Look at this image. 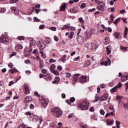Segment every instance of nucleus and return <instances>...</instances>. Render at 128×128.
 Returning <instances> with one entry per match:
<instances>
[{
    "mask_svg": "<svg viewBox=\"0 0 128 128\" xmlns=\"http://www.w3.org/2000/svg\"><path fill=\"white\" fill-rule=\"evenodd\" d=\"M110 18L111 20V22H114V17L112 16V15H110Z\"/></svg>",
    "mask_w": 128,
    "mask_h": 128,
    "instance_id": "56",
    "label": "nucleus"
},
{
    "mask_svg": "<svg viewBox=\"0 0 128 128\" xmlns=\"http://www.w3.org/2000/svg\"><path fill=\"white\" fill-rule=\"evenodd\" d=\"M50 30H53V32H56V27H50Z\"/></svg>",
    "mask_w": 128,
    "mask_h": 128,
    "instance_id": "37",
    "label": "nucleus"
},
{
    "mask_svg": "<svg viewBox=\"0 0 128 128\" xmlns=\"http://www.w3.org/2000/svg\"><path fill=\"white\" fill-rule=\"evenodd\" d=\"M106 122L108 126H112V124H114V122L112 121V120H107Z\"/></svg>",
    "mask_w": 128,
    "mask_h": 128,
    "instance_id": "25",
    "label": "nucleus"
},
{
    "mask_svg": "<svg viewBox=\"0 0 128 128\" xmlns=\"http://www.w3.org/2000/svg\"><path fill=\"white\" fill-rule=\"evenodd\" d=\"M114 36L115 38H120L121 37L120 34V32H115L114 33Z\"/></svg>",
    "mask_w": 128,
    "mask_h": 128,
    "instance_id": "21",
    "label": "nucleus"
},
{
    "mask_svg": "<svg viewBox=\"0 0 128 128\" xmlns=\"http://www.w3.org/2000/svg\"><path fill=\"white\" fill-rule=\"evenodd\" d=\"M94 10H96V8L90 9L88 10V12H94Z\"/></svg>",
    "mask_w": 128,
    "mask_h": 128,
    "instance_id": "41",
    "label": "nucleus"
},
{
    "mask_svg": "<svg viewBox=\"0 0 128 128\" xmlns=\"http://www.w3.org/2000/svg\"><path fill=\"white\" fill-rule=\"evenodd\" d=\"M40 54L42 55V58H46V55L44 54V52H40Z\"/></svg>",
    "mask_w": 128,
    "mask_h": 128,
    "instance_id": "33",
    "label": "nucleus"
},
{
    "mask_svg": "<svg viewBox=\"0 0 128 128\" xmlns=\"http://www.w3.org/2000/svg\"><path fill=\"white\" fill-rule=\"evenodd\" d=\"M116 90H118V86H116L113 88L111 89L110 92L112 94H114V92H116Z\"/></svg>",
    "mask_w": 128,
    "mask_h": 128,
    "instance_id": "22",
    "label": "nucleus"
},
{
    "mask_svg": "<svg viewBox=\"0 0 128 128\" xmlns=\"http://www.w3.org/2000/svg\"><path fill=\"white\" fill-rule=\"evenodd\" d=\"M60 78L59 77H56L54 78V80L52 82V84H58V82H60Z\"/></svg>",
    "mask_w": 128,
    "mask_h": 128,
    "instance_id": "17",
    "label": "nucleus"
},
{
    "mask_svg": "<svg viewBox=\"0 0 128 128\" xmlns=\"http://www.w3.org/2000/svg\"><path fill=\"white\" fill-rule=\"evenodd\" d=\"M40 104H41V105L42 106H46L48 104V100L42 97L40 100Z\"/></svg>",
    "mask_w": 128,
    "mask_h": 128,
    "instance_id": "6",
    "label": "nucleus"
},
{
    "mask_svg": "<svg viewBox=\"0 0 128 128\" xmlns=\"http://www.w3.org/2000/svg\"><path fill=\"white\" fill-rule=\"evenodd\" d=\"M80 82L81 84H84L86 82V77L84 76H82L79 78Z\"/></svg>",
    "mask_w": 128,
    "mask_h": 128,
    "instance_id": "13",
    "label": "nucleus"
},
{
    "mask_svg": "<svg viewBox=\"0 0 128 128\" xmlns=\"http://www.w3.org/2000/svg\"><path fill=\"white\" fill-rule=\"evenodd\" d=\"M11 10H12V12H14V14H18V12H20L18 10V8H16V7L12 8Z\"/></svg>",
    "mask_w": 128,
    "mask_h": 128,
    "instance_id": "16",
    "label": "nucleus"
},
{
    "mask_svg": "<svg viewBox=\"0 0 128 128\" xmlns=\"http://www.w3.org/2000/svg\"><path fill=\"white\" fill-rule=\"evenodd\" d=\"M120 18L116 19V20H115L114 22V24L116 26H117L118 24V22H120Z\"/></svg>",
    "mask_w": 128,
    "mask_h": 128,
    "instance_id": "35",
    "label": "nucleus"
},
{
    "mask_svg": "<svg viewBox=\"0 0 128 128\" xmlns=\"http://www.w3.org/2000/svg\"><path fill=\"white\" fill-rule=\"evenodd\" d=\"M76 12H78V10H76V8H74L70 10V12H72V14H76Z\"/></svg>",
    "mask_w": 128,
    "mask_h": 128,
    "instance_id": "24",
    "label": "nucleus"
},
{
    "mask_svg": "<svg viewBox=\"0 0 128 128\" xmlns=\"http://www.w3.org/2000/svg\"><path fill=\"white\" fill-rule=\"evenodd\" d=\"M104 44H108V38H106L105 40H104Z\"/></svg>",
    "mask_w": 128,
    "mask_h": 128,
    "instance_id": "31",
    "label": "nucleus"
},
{
    "mask_svg": "<svg viewBox=\"0 0 128 128\" xmlns=\"http://www.w3.org/2000/svg\"><path fill=\"white\" fill-rule=\"evenodd\" d=\"M91 118L94 120H98V116L96 115L91 116Z\"/></svg>",
    "mask_w": 128,
    "mask_h": 128,
    "instance_id": "29",
    "label": "nucleus"
},
{
    "mask_svg": "<svg viewBox=\"0 0 128 128\" xmlns=\"http://www.w3.org/2000/svg\"><path fill=\"white\" fill-rule=\"evenodd\" d=\"M92 52H96V49L98 47V44H97L96 42H92Z\"/></svg>",
    "mask_w": 128,
    "mask_h": 128,
    "instance_id": "7",
    "label": "nucleus"
},
{
    "mask_svg": "<svg viewBox=\"0 0 128 128\" xmlns=\"http://www.w3.org/2000/svg\"><path fill=\"white\" fill-rule=\"evenodd\" d=\"M122 81L123 82H126L128 80V75L125 76H122L121 78Z\"/></svg>",
    "mask_w": 128,
    "mask_h": 128,
    "instance_id": "20",
    "label": "nucleus"
},
{
    "mask_svg": "<svg viewBox=\"0 0 128 128\" xmlns=\"http://www.w3.org/2000/svg\"><path fill=\"white\" fill-rule=\"evenodd\" d=\"M60 60L61 62H66V59H64V58H60Z\"/></svg>",
    "mask_w": 128,
    "mask_h": 128,
    "instance_id": "57",
    "label": "nucleus"
},
{
    "mask_svg": "<svg viewBox=\"0 0 128 128\" xmlns=\"http://www.w3.org/2000/svg\"><path fill=\"white\" fill-rule=\"evenodd\" d=\"M54 40H56V42H58V40H59L58 38L56 36H54Z\"/></svg>",
    "mask_w": 128,
    "mask_h": 128,
    "instance_id": "45",
    "label": "nucleus"
},
{
    "mask_svg": "<svg viewBox=\"0 0 128 128\" xmlns=\"http://www.w3.org/2000/svg\"><path fill=\"white\" fill-rule=\"evenodd\" d=\"M100 112L102 115H104V114H106V112H104V110H100Z\"/></svg>",
    "mask_w": 128,
    "mask_h": 128,
    "instance_id": "46",
    "label": "nucleus"
},
{
    "mask_svg": "<svg viewBox=\"0 0 128 128\" xmlns=\"http://www.w3.org/2000/svg\"><path fill=\"white\" fill-rule=\"evenodd\" d=\"M50 68L51 70H54L56 68V65L54 64H52Z\"/></svg>",
    "mask_w": 128,
    "mask_h": 128,
    "instance_id": "47",
    "label": "nucleus"
},
{
    "mask_svg": "<svg viewBox=\"0 0 128 128\" xmlns=\"http://www.w3.org/2000/svg\"><path fill=\"white\" fill-rule=\"evenodd\" d=\"M112 62L110 61V60H108L104 62H102L101 64L102 66H110Z\"/></svg>",
    "mask_w": 128,
    "mask_h": 128,
    "instance_id": "12",
    "label": "nucleus"
},
{
    "mask_svg": "<svg viewBox=\"0 0 128 128\" xmlns=\"http://www.w3.org/2000/svg\"><path fill=\"white\" fill-rule=\"evenodd\" d=\"M42 74H46V70L45 68H42Z\"/></svg>",
    "mask_w": 128,
    "mask_h": 128,
    "instance_id": "58",
    "label": "nucleus"
},
{
    "mask_svg": "<svg viewBox=\"0 0 128 128\" xmlns=\"http://www.w3.org/2000/svg\"><path fill=\"white\" fill-rule=\"evenodd\" d=\"M106 52L108 54H110V49L108 47H106Z\"/></svg>",
    "mask_w": 128,
    "mask_h": 128,
    "instance_id": "44",
    "label": "nucleus"
},
{
    "mask_svg": "<svg viewBox=\"0 0 128 128\" xmlns=\"http://www.w3.org/2000/svg\"><path fill=\"white\" fill-rule=\"evenodd\" d=\"M34 20H35V22H40V19L36 17H34Z\"/></svg>",
    "mask_w": 128,
    "mask_h": 128,
    "instance_id": "50",
    "label": "nucleus"
},
{
    "mask_svg": "<svg viewBox=\"0 0 128 128\" xmlns=\"http://www.w3.org/2000/svg\"><path fill=\"white\" fill-rule=\"evenodd\" d=\"M89 104L90 103L88 102L81 100L78 104V108H79L81 110H88Z\"/></svg>",
    "mask_w": 128,
    "mask_h": 128,
    "instance_id": "1",
    "label": "nucleus"
},
{
    "mask_svg": "<svg viewBox=\"0 0 128 128\" xmlns=\"http://www.w3.org/2000/svg\"><path fill=\"white\" fill-rule=\"evenodd\" d=\"M90 62L89 61H87V62H86V63L84 65V67L86 68L87 66H90Z\"/></svg>",
    "mask_w": 128,
    "mask_h": 128,
    "instance_id": "30",
    "label": "nucleus"
},
{
    "mask_svg": "<svg viewBox=\"0 0 128 128\" xmlns=\"http://www.w3.org/2000/svg\"><path fill=\"white\" fill-rule=\"evenodd\" d=\"M56 62V60H54L52 58H50L49 60V62H50V64H52V62Z\"/></svg>",
    "mask_w": 128,
    "mask_h": 128,
    "instance_id": "42",
    "label": "nucleus"
},
{
    "mask_svg": "<svg viewBox=\"0 0 128 128\" xmlns=\"http://www.w3.org/2000/svg\"><path fill=\"white\" fill-rule=\"evenodd\" d=\"M39 120H40V124H42V122H44V118L42 116L40 117L39 118Z\"/></svg>",
    "mask_w": 128,
    "mask_h": 128,
    "instance_id": "40",
    "label": "nucleus"
},
{
    "mask_svg": "<svg viewBox=\"0 0 128 128\" xmlns=\"http://www.w3.org/2000/svg\"><path fill=\"white\" fill-rule=\"evenodd\" d=\"M9 70L11 74H14V72H18V70L15 68L12 70Z\"/></svg>",
    "mask_w": 128,
    "mask_h": 128,
    "instance_id": "26",
    "label": "nucleus"
},
{
    "mask_svg": "<svg viewBox=\"0 0 128 128\" xmlns=\"http://www.w3.org/2000/svg\"><path fill=\"white\" fill-rule=\"evenodd\" d=\"M98 4L97 7L98 10H101V12H104V6H106V4L102 2H99Z\"/></svg>",
    "mask_w": 128,
    "mask_h": 128,
    "instance_id": "5",
    "label": "nucleus"
},
{
    "mask_svg": "<svg viewBox=\"0 0 128 128\" xmlns=\"http://www.w3.org/2000/svg\"><path fill=\"white\" fill-rule=\"evenodd\" d=\"M16 56V52H12V54L10 56V58H12V56Z\"/></svg>",
    "mask_w": 128,
    "mask_h": 128,
    "instance_id": "39",
    "label": "nucleus"
},
{
    "mask_svg": "<svg viewBox=\"0 0 128 128\" xmlns=\"http://www.w3.org/2000/svg\"><path fill=\"white\" fill-rule=\"evenodd\" d=\"M79 20H80V24H84V20H82V18H80Z\"/></svg>",
    "mask_w": 128,
    "mask_h": 128,
    "instance_id": "59",
    "label": "nucleus"
},
{
    "mask_svg": "<svg viewBox=\"0 0 128 128\" xmlns=\"http://www.w3.org/2000/svg\"><path fill=\"white\" fill-rule=\"evenodd\" d=\"M18 128H26V126L24 124H22L18 126Z\"/></svg>",
    "mask_w": 128,
    "mask_h": 128,
    "instance_id": "63",
    "label": "nucleus"
},
{
    "mask_svg": "<svg viewBox=\"0 0 128 128\" xmlns=\"http://www.w3.org/2000/svg\"><path fill=\"white\" fill-rule=\"evenodd\" d=\"M32 102V98L30 96H26L25 98V102H26V106H28V104H30Z\"/></svg>",
    "mask_w": 128,
    "mask_h": 128,
    "instance_id": "10",
    "label": "nucleus"
},
{
    "mask_svg": "<svg viewBox=\"0 0 128 128\" xmlns=\"http://www.w3.org/2000/svg\"><path fill=\"white\" fill-rule=\"evenodd\" d=\"M52 74H54L56 76H58V72L56 70H54L52 71Z\"/></svg>",
    "mask_w": 128,
    "mask_h": 128,
    "instance_id": "36",
    "label": "nucleus"
},
{
    "mask_svg": "<svg viewBox=\"0 0 128 128\" xmlns=\"http://www.w3.org/2000/svg\"><path fill=\"white\" fill-rule=\"evenodd\" d=\"M45 28L44 25H40V30H44V28Z\"/></svg>",
    "mask_w": 128,
    "mask_h": 128,
    "instance_id": "62",
    "label": "nucleus"
},
{
    "mask_svg": "<svg viewBox=\"0 0 128 128\" xmlns=\"http://www.w3.org/2000/svg\"><path fill=\"white\" fill-rule=\"evenodd\" d=\"M128 27H126L125 30H124V38H126V36L128 34Z\"/></svg>",
    "mask_w": 128,
    "mask_h": 128,
    "instance_id": "27",
    "label": "nucleus"
},
{
    "mask_svg": "<svg viewBox=\"0 0 128 128\" xmlns=\"http://www.w3.org/2000/svg\"><path fill=\"white\" fill-rule=\"evenodd\" d=\"M80 127L82 128H86V124H84L82 126L80 125Z\"/></svg>",
    "mask_w": 128,
    "mask_h": 128,
    "instance_id": "64",
    "label": "nucleus"
},
{
    "mask_svg": "<svg viewBox=\"0 0 128 128\" xmlns=\"http://www.w3.org/2000/svg\"><path fill=\"white\" fill-rule=\"evenodd\" d=\"M115 111H112L111 112H110V116H115L116 115V113L114 112Z\"/></svg>",
    "mask_w": 128,
    "mask_h": 128,
    "instance_id": "60",
    "label": "nucleus"
},
{
    "mask_svg": "<svg viewBox=\"0 0 128 128\" xmlns=\"http://www.w3.org/2000/svg\"><path fill=\"white\" fill-rule=\"evenodd\" d=\"M80 76V74H74L73 76V82H78V76Z\"/></svg>",
    "mask_w": 128,
    "mask_h": 128,
    "instance_id": "14",
    "label": "nucleus"
},
{
    "mask_svg": "<svg viewBox=\"0 0 128 128\" xmlns=\"http://www.w3.org/2000/svg\"><path fill=\"white\" fill-rule=\"evenodd\" d=\"M18 40H24V37L23 36H18Z\"/></svg>",
    "mask_w": 128,
    "mask_h": 128,
    "instance_id": "34",
    "label": "nucleus"
},
{
    "mask_svg": "<svg viewBox=\"0 0 128 128\" xmlns=\"http://www.w3.org/2000/svg\"><path fill=\"white\" fill-rule=\"evenodd\" d=\"M66 76L67 78H70L72 76V74L70 72H66Z\"/></svg>",
    "mask_w": 128,
    "mask_h": 128,
    "instance_id": "32",
    "label": "nucleus"
},
{
    "mask_svg": "<svg viewBox=\"0 0 128 128\" xmlns=\"http://www.w3.org/2000/svg\"><path fill=\"white\" fill-rule=\"evenodd\" d=\"M114 8H110L107 9L108 12H112L114 10Z\"/></svg>",
    "mask_w": 128,
    "mask_h": 128,
    "instance_id": "23",
    "label": "nucleus"
},
{
    "mask_svg": "<svg viewBox=\"0 0 128 128\" xmlns=\"http://www.w3.org/2000/svg\"><path fill=\"white\" fill-rule=\"evenodd\" d=\"M6 12V10L4 8H2L0 10V12H1V14H4V12Z\"/></svg>",
    "mask_w": 128,
    "mask_h": 128,
    "instance_id": "38",
    "label": "nucleus"
},
{
    "mask_svg": "<svg viewBox=\"0 0 128 128\" xmlns=\"http://www.w3.org/2000/svg\"><path fill=\"white\" fill-rule=\"evenodd\" d=\"M86 3H83L80 6V8H86Z\"/></svg>",
    "mask_w": 128,
    "mask_h": 128,
    "instance_id": "43",
    "label": "nucleus"
},
{
    "mask_svg": "<svg viewBox=\"0 0 128 128\" xmlns=\"http://www.w3.org/2000/svg\"><path fill=\"white\" fill-rule=\"evenodd\" d=\"M18 0H10V4H16V2H18Z\"/></svg>",
    "mask_w": 128,
    "mask_h": 128,
    "instance_id": "48",
    "label": "nucleus"
},
{
    "mask_svg": "<svg viewBox=\"0 0 128 128\" xmlns=\"http://www.w3.org/2000/svg\"><path fill=\"white\" fill-rule=\"evenodd\" d=\"M51 114L56 118H60L62 115V111L58 107H56L51 109Z\"/></svg>",
    "mask_w": 128,
    "mask_h": 128,
    "instance_id": "2",
    "label": "nucleus"
},
{
    "mask_svg": "<svg viewBox=\"0 0 128 128\" xmlns=\"http://www.w3.org/2000/svg\"><path fill=\"white\" fill-rule=\"evenodd\" d=\"M17 48H19L20 50H22V44H19L17 46Z\"/></svg>",
    "mask_w": 128,
    "mask_h": 128,
    "instance_id": "54",
    "label": "nucleus"
},
{
    "mask_svg": "<svg viewBox=\"0 0 128 128\" xmlns=\"http://www.w3.org/2000/svg\"><path fill=\"white\" fill-rule=\"evenodd\" d=\"M0 42H2V44H6L10 42V39H8L6 36H2L0 38Z\"/></svg>",
    "mask_w": 128,
    "mask_h": 128,
    "instance_id": "4",
    "label": "nucleus"
},
{
    "mask_svg": "<svg viewBox=\"0 0 128 128\" xmlns=\"http://www.w3.org/2000/svg\"><path fill=\"white\" fill-rule=\"evenodd\" d=\"M124 108H126V110H128V103L126 104H124Z\"/></svg>",
    "mask_w": 128,
    "mask_h": 128,
    "instance_id": "52",
    "label": "nucleus"
},
{
    "mask_svg": "<svg viewBox=\"0 0 128 128\" xmlns=\"http://www.w3.org/2000/svg\"><path fill=\"white\" fill-rule=\"evenodd\" d=\"M120 48H121V50H126V49L128 48V47H124L122 46H121Z\"/></svg>",
    "mask_w": 128,
    "mask_h": 128,
    "instance_id": "55",
    "label": "nucleus"
},
{
    "mask_svg": "<svg viewBox=\"0 0 128 128\" xmlns=\"http://www.w3.org/2000/svg\"><path fill=\"white\" fill-rule=\"evenodd\" d=\"M40 68H44V62L42 60H40Z\"/></svg>",
    "mask_w": 128,
    "mask_h": 128,
    "instance_id": "28",
    "label": "nucleus"
},
{
    "mask_svg": "<svg viewBox=\"0 0 128 128\" xmlns=\"http://www.w3.org/2000/svg\"><path fill=\"white\" fill-rule=\"evenodd\" d=\"M39 45H38V48H40V50H44V48H46V44L44 43H40L39 42Z\"/></svg>",
    "mask_w": 128,
    "mask_h": 128,
    "instance_id": "18",
    "label": "nucleus"
},
{
    "mask_svg": "<svg viewBox=\"0 0 128 128\" xmlns=\"http://www.w3.org/2000/svg\"><path fill=\"white\" fill-rule=\"evenodd\" d=\"M82 38L85 40H88L90 38V34L88 32H83L82 34Z\"/></svg>",
    "mask_w": 128,
    "mask_h": 128,
    "instance_id": "9",
    "label": "nucleus"
},
{
    "mask_svg": "<svg viewBox=\"0 0 128 128\" xmlns=\"http://www.w3.org/2000/svg\"><path fill=\"white\" fill-rule=\"evenodd\" d=\"M24 54L25 55L28 56H29L30 54V52H28V51L26 50H25L24 51Z\"/></svg>",
    "mask_w": 128,
    "mask_h": 128,
    "instance_id": "51",
    "label": "nucleus"
},
{
    "mask_svg": "<svg viewBox=\"0 0 128 128\" xmlns=\"http://www.w3.org/2000/svg\"><path fill=\"white\" fill-rule=\"evenodd\" d=\"M77 40H78V44H82L84 42V37H82V36H79L77 38Z\"/></svg>",
    "mask_w": 128,
    "mask_h": 128,
    "instance_id": "11",
    "label": "nucleus"
},
{
    "mask_svg": "<svg viewBox=\"0 0 128 128\" xmlns=\"http://www.w3.org/2000/svg\"><path fill=\"white\" fill-rule=\"evenodd\" d=\"M74 100H76V98L74 97H72L70 98V102H74Z\"/></svg>",
    "mask_w": 128,
    "mask_h": 128,
    "instance_id": "49",
    "label": "nucleus"
},
{
    "mask_svg": "<svg viewBox=\"0 0 128 128\" xmlns=\"http://www.w3.org/2000/svg\"><path fill=\"white\" fill-rule=\"evenodd\" d=\"M24 93L26 94H30V88H28V85L24 84Z\"/></svg>",
    "mask_w": 128,
    "mask_h": 128,
    "instance_id": "8",
    "label": "nucleus"
},
{
    "mask_svg": "<svg viewBox=\"0 0 128 128\" xmlns=\"http://www.w3.org/2000/svg\"><path fill=\"white\" fill-rule=\"evenodd\" d=\"M14 84V82L13 81L10 82L8 84L9 86H12V84Z\"/></svg>",
    "mask_w": 128,
    "mask_h": 128,
    "instance_id": "61",
    "label": "nucleus"
},
{
    "mask_svg": "<svg viewBox=\"0 0 128 128\" xmlns=\"http://www.w3.org/2000/svg\"><path fill=\"white\" fill-rule=\"evenodd\" d=\"M66 4H63L60 6V12H64V10H66Z\"/></svg>",
    "mask_w": 128,
    "mask_h": 128,
    "instance_id": "19",
    "label": "nucleus"
},
{
    "mask_svg": "<svg viewBox=\"0 0 128 128\" xmlns=\"http://www.w3.org/2000/svg\"><path fill=\"white\" fill-rule=\"evenodd\" d=\"M106 30H107L108 32H112V28H106Z\"/></svg>",
    "mask_w": 128,
    "mask_h": 128,
    "instance_id": "53",
    "label": "nucleus"
},
{
    "mask_svg": "<svg viewBox=\"0 0 128 128\" xmlns=\"http://www.w3.org/2000/svg\"><path fill=\"white\" fill-rule=\"evenodd\" d=\"M28 40H30V46H34V44H36V40H34L33 38H29Z\"/></svg>",
    "mask_w": 128,
    "mask_h": 128,
    "instance_id": "15",
    "label": "nucleus"
},
{
    "mask_svg": "<svg viewBox=\"0 0 128 128\" xmlns=\"http://www.w3.org/2000/svg\"><path fill=\"white\" fill-rule=\"evenodd\" d=\"M108 94H104L100 98V99H98V98H96V100H94V102H96L100 100L102 102V100H108Z\"/></svg>",
    "mask_w": 128,
    "mask_h": 128,
    "instance_id": "3",
    "label": "nucleus"
}]
</instances>
